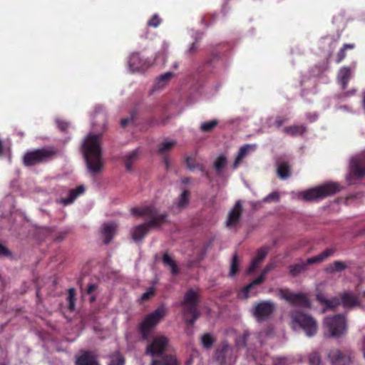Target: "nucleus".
<instances>
[{"label": "nucleus", "instance_id": "69168bd1", "mask_svg": "<svg viewBox=\"0 0 365 365\" xmlns=\"http://www.w3.org/2000/svg\"><path fill=\"white\" fill-rule=\"evenodd\" d=\"M3 150H4L3 144H2V142L0 140V155H1L3 154Z\"/></svg>", "mask_w": 365, "mask_h": 365}, {"label": "nucleus", "instance_id": "c756f323", "mask_svg": "<svg viewBox=\"0 0 365 365\" xmlns=\"http://www.w3.org/2000/svg\"><path fill=\"white\" fill-rule=\"evenodd\" d=\"M306 127L304 125H292L284 128L283 132L290 136L302 135L306 132Z\"/></svg>", "mask_w": 365, "mask_h": 365}, {"label": "nucleus", "instance_id": "680f3d73", "mask_svg": "<svg viewBox=\"0 0 365 365\" xmlns=\"http://www.w3.org/2000/svg\"><path fill=\"white\" fill-rule=\"evenodd\" d=\"M355 92H356V90H355V89H352L351 91H349V92H347V93H345V96H350V95H353V94H354V93H355Z\"/></svg>", "mask_w": 365, "mask_h": 365}, {"label": "nucleus", "instance_id": "f257e3e1", "mask_svg": "<svg viewBox=\"0 0 365 365\" xmlns=\"http://www.w3.org/2000/svg\"><path fill=\"white\" fill-rule=\"evenodd\" d=\"M100 137V135L90 133L82 145L83 155L88 170L92 174L101 173L103 168Z\"/></svg>", "mask_w": 365, "mask_h": 365}, {"label": "nucleus", "instance_id": "4468645a", "mask_svg": "<svg viewBox=\"0 0 365 365\" xmlns=\"http://www.w3.org/2000/svg\"><path fill=\"white\" fill-rule=\"evenodd\" d=\"M242 212V205L241 201L238 200L228 213L226 227L228 228L235 227L240 222Z\"/></svg>", "mask_w": 365, "mask_h": 365}, {"label": "nucleus", "instance_id": "b1692460", "mask_svg": "<svg viewBox=\"0 0 365 365\" xmlns=\"http://www.w3.org/2000/svg\"><path fill=\"white\" fill-rule=\"evenodd\" d=\"M269 251L268 247H262L257 250L256 257L253 259L248 272H252L257 265L265 258Z\"/></svg>", "mask_w": 365, "mask_h": 365}, {"label": "nucleus", "instance_id": "603ef678", "mask_svg": "<svg viewBox=\"0 0 365 365\" xmlns=\"http://www.w3.org/2000/svg\"><path fill=\"white\" fill-rule=\"evenodd\" d=\"M9 255V251L8 249L0 244V257H6Z\"/></svg>", "mask_w": 365, "mask_h": 365}, {"label": "nucleus", "instance_id": "39448f33", "mask_svg": "<svg viewBox=\"0 0 365 365\" xmlns=\"http://www.w3.org/2000/svg\"><path fill=\"white\" fill-rule=\"evenodd\" d=\"M198 294L194 289H189L184 296L180 305L182 307L183 314L185 316L190 315L191 319H186V322L193 324L195 320L200 317V312L197 309L198 303Z\"/></svg>", "mask_w": 365, "mask_h": 365}, {"label": "nucleus", "instance_id": "9b49d317", "mask_svg": "<svg viewBox=\"0 0 365 365\" xmlns=\"http://www.w3.org/2000/svg\"><path fill=\"white\" fill-rule=\"evenodd\" d=\"M279 297L292 306L308 307L310 304L307 295L302 292L294 293L289 290L280 291Z\"/></svg>", "mask_w": 365, "mask_h": 365}, {"label": "nucleus", "instance_id": "9d476101", "mask_svg": "<svg viewBox=\"0 0 365 365\" xmlns=\"http://www.w3.org/2000/svg\"><path fill=\"white\" fill-rule=\"evenodd\" d=\"M327 356L332 365H350L352 364L354 356L351 351L344 350L341 351L338 349H331L327 354Z\"/></svg>", "mask_w": 365, "mask_h": 365}, {"label": "nucleus", "instance_id": "f704fd0d", "mask_svg": "<svg viewBox=\"0 0 365 365\" xmlns=\"http://www.w3.org/2000/svg\"><path fill=\"white\" fill-rule=\"evenodd\" d=\"M152 365H178V363L173 356H165L161 361L153 360Z\"/></svg>", "mask_w": 365, "mask_h": 365}, {"label": "nucleus", "instance_id": "423d86ee", "mask_svg": "<svg viewBox=\"0 0 365 365\" xmlns=\"http://www.w3.org/2000/svg\"><path fill=\"white\" fill-rule=\"evenodd\" d=\"M339 191V185L335 182H328L319 187L307 190L300 193L305 201L322 199Z\"/></svg>", "mask_w": 365, "mask_h": 365}, {"label": "nucleus", "instance_id": "393cba45", "mask_svg": "<svg viewBox=\"0 0 365 365\" xmlns=\"http://www.w3.org/2000/svg\"><path fill=\"white\" fill-rule=\"evenodd\" d=\"M139 153V149L137 148L125 155L123 159L126 170L130 171L132 170V165L138 160Z\"/></svg>", "mask_w": 365, "mask_h": 365}, {"label": "nucleus", "instance_id": "1a4fd4ad", "mask_svg": "<svg viewBox=\"0 0 365 365\" xmlns=\"http://www.w3.org/2000/svg\"><path fill=\"white\" fill-rule=\"evenodd\" d=\"M276 309L275 304L269 300L260 301L254 304L251 313L257 322L269 319Z\"/></svg>", "mask_w": 365, "mask_h": 365}, {"label": "nucleus", "instance_id": "4be33fe9", "mask_svg": "<svg viewBox=\"0 0 365 365\" xmlns=\"http://www.w3.org/2000/svg\"><path fill=\"white\" fill-rule=\"evenodd\" d=\"M335 252V249L334 248H329L319 254L318 255H316L313 257L307 259V260L305 262L307 266L308 264H317L320 263L323 261H324L326 259H327L329 257L331 256Z\"/></svg>", "mask_w": 365, "mask_h": 365}, {"label": "nucleus", "instance_id": "79ce46f5", "mask_svg": "<svg viewBox=\"0 0 365 365\" xmlns=\"http://www.w3.org/2000/svg\"><path fill=\"white\" fill-rule=\"evenodd\" d=\"M341 304V299L338 298L327 299L325 301V307L327 309H334Z\"/></svg>", "mask_w": 365, "mask_h": 365}, {"label": "nucleus", "instance_id": "a19ab883", "mask_svg": "<svg viewBox=\"0 0 365 365\" xmlns=\"http://www.w3.org/2000/svg\"><path fill=\"white\" fill-rule=\"evenodd\" d=\"M238 267H239V262H238V259H237V255L235 254V255H234V256L232 257L231 266H230V275L231 277L234 276L235 274V273L238 271Z\"/></svg>", "mask_w": 365, "mask_h": 365}, {"label": "nucleus", "instance_id": "6e6552de", "mask_svg": "<svg viewBox=\"0 0 365 365\" xmlns=\"http://www.w3.org/2000/svg\"><path fill=\"white\" fill-rule=\"evenodd\" d=\"M165 314V309L161 307L144 319L140 326V331L143 339H145L148 337L150 330L160 322Z\"/></svg>", "mask_w": 365, "mask_h": 365}, {"label": "nucleus", "instance_id": "ea45409f", "mask_svg": "<svg viewBox=\"0 0 365 365\" xmlns=\"http://www.w3.org/2000/svg\"><path fill=\"white\" fill-rule=\"evenodd\" d=\"M185 163H186L187 168L190 170H194L198 168L200 170H201L202 172L204 171L202 168L199 164L196 163L195 160L190 157L186 158Z\"/></svg>", "mask_w": 365, "mask_h": 365}, {"label": "nucleus", "instance_id": "dca6fc26", "mask_svg": "<svg viewBox=\"0 0 365 365\" xmlns=\"http://www.w3.org/2000/svg\"><path fill=\"white\" fill-rule=\"evenodd\" d=\"M129 69L134 71H143L148 67L146 60L140 58L138 53H132L128 60Z\"/></svg>", "mask_w": 365, "mask_h": 365}, {"label": "nucleus", "instance_id": "a211bd4d", "mask_svg": "<svg viewBox=\"0 0 365 365\" xmlns=\"http://www.w3.org/2000/svg\"><path fill=\"white\" fill-rule=\"evenodd\" d=\"M76 365H99V364L93 354L85 351L76 359Z\"/></svg>", "mask_w": 365, "mask_h": 365}, {"label": "nucleus", "instance_id": "473e14b6", "mask_svg": "<svg viewBox=\"0 0 365 365\" xmlns=\"http://www.w3.org/2000/svg\"><path fill=\"white\" fill-rule=\"evenodd\" d=\"M307 264L305 262L301 261L293 265L289 266V273L292 276H297L306 270Z\"/></svg>", "mask_w": 365, "mask_h": 365}, {"label": "nucleus", "instance_id": "a878e982", "mask_svg": "<svg viewBox=\"0 0 365 365\" xmlns=\"http://www.w3.org/2000/svg\"><path fill=\"white\" fill-rule=\"evenodd\" d=\"M84 190L85 188L83 185H80L76 189L71 190L68 192V196L67 197L62 198L61 200V202L65 205L71 204L79 195L84 192Z\"/></svg>", "mask_w": 365, "mask_h": 365}, {"label": "nucleus", "instance_id": "f03ea898", "mask_svg": "<svg viewBox=\"0 0 365 365\" xmlns=\"http://www.w3.org/2000/svg\"><path fill=\"white\" fill-rule=\"evenodd\" d=\"M131 212L134 215L143 216L147 220L146 223L135 227L131 232L132 238L135 242H140L147 235L148 228L159 225L165 220L167 215L160 214L153 206H147L140 208H133Z\"/></svg>", "mask_w": 365, "mask_h": 365}, {"label": "nucleus", "instance_id": "2eb2a0df", "mask_svg": "<svg viewBox=\"0 0 365 365\" xmlns=\"http://www.w3.org/2000/svg\"><path fill=\"white\" fill-rule=\"evenodd\" d=\"M216 358L222 364H232L235 361L233 349L229 345L224 344L220 349L217 351Z\"/></svg>", "mask_w": 365, "mask_h": 365}, {"label": "nucleus", "instance_id": "0e129e2a", "mask_svg": "<svg viewBox=\"0 0 365 365\" xmlns=\"http://www.w3.org/2000/svg\"><path fill=\"white\" fill-rule=\"evenodd\" d=\"M182 183L187 184L190 182V180L189 178H184L182 180Z\"/></svg>", "mask_w": 365, "mask_h": 365}, {"label": "nucleus", "instance_id": "72a5a7b5", "mask_svg": "<svg viewBox=\"0 0 365 365\" xmlns=\"http://www.w3.org/2000/svg\"><path fill=\"white\" fill-rule=\"evenodd\" d=\"M176 145V141L174 140L165 139L158 145V152L165 153L170 150Z\"/></svg>", "mask_w": 365, "mask_h": 365}, {"label": "nucleus", "instance_id": "a18cd8bd", "mask_svg": "<svg viewBox=\"0 0 365 365\" xmlns=\"http://www.w3.org/2000/svg\"><path fill=\"white\" fill-rule=\"evenodd\" d=\"M309 361L311 365H319L321 362V358L318 353L313 352L309 356Z\"/></svg>", "mask_w": 365, "mask_h": 365}, {"label": "nucleus", "instance_id": "cd10ccee", "mask_svg": "<svg viewBox=\"0 0 365 365\" xmlns=\"http://www.w3.org/2000/svg\"><path fill=\"white\" fill-rule=\"evenodd\" d=\"M173 76L174 73L173 72H166L160 76L155 82L153 91L163 88Z\"/></svg>", "mask_w": 365, "mask_h": 365}, {"label": "nucleus", "instance_id": "864d4df0", "mask_svg": "<svg viewBox=\"0 0 365 365\" xmlns=\"http://www.w3.org/2000/svg\"><path fill=\"white\" fill-rule=\"evenodd\" d=\"M97 289V286L95 284H91L88 285L87 289V293L90 295Z\"/></svg>", "mask_w": 365, "mask_h": 365}, {"label": "nucleus", "instance_id": "c03bdc74", "mask_svg": "<svg viewBox=\"0 0 365 365\" xmlns=\"http://www.w3.org/2000/svg\"><path fill=\"white\" fill-rule=\"evenodd\" d=\"M288 120V118L281 117V116H277L274 120L273 123H270L269 126L271 127L272 125L275 126L276 128H280L284 123H286Z\"/></svg>", "mask_w": 365, "mask_h": 365}, {"label": "nucleus", "instance_id": "58836bf2", "mask_svg": "<svg viewBox=\"0 0 365 365\" xmlns=\"http://www.w3.org/2000/svg\"><path fill=\"white\" fill-rule=\"evenodd\" d=\"M218 123L217 120H212L208 122H204L201 124L200 128L204 132L211 131Z\"/></svg>", "mask_w": 365, "mask_h": 365}, {"label": "nucleus", "instance_id": "8fccbe9b", "mask_svg": "<svg viewBox=\"0 0 365 365\" xmlns=\"http://www.w3.org/2000/svg\"><path fill=\"white\" fill-rule=\"evenodd\" d=\"M345 49L341 48L337 54L336 63H339L346 57Z\"/></svg>", "mask_w": 365, "mask_h": 365}, {"label": "nucleus", "instance_id": "c9c22d12", "mask_svg": "<svg viewBox=\"0 0 365 365\" xmlns=\"http://www.w3.org/2000/svg\"><path fill=\"white\" fill-rule=\"evenodd\" d=\"M274 334V329L272 327H267L264 331H260L257 334H255L253 336L259 339L260 344L262 343V340L265 337L272 336Z\"/></svg>", "mask_w": 365, "mask_h": 365}, {"label": "nucleus", "instance_id": "5701e85b", "mask_svg": "<svg viewBox=\"0 0 365 365\" xmlns=\"http://www.w3.org/2000/svg\"><path fill=\"white\" fill-rule=\"evenodd\" d=\"M277 173L282 180H287L291 175V169L287 163L282 160L277 162Z\"/></svg>", "mask_w": 365, "mask_h": 365}, {"label": "nucleus", "instance_id": "4c0bfd02", "mask_svg": "<svg viewBox=\"0 0 365 365\" xmlns=\"http://www.w3.org/2000/svg\"><path fill=\"white\" fill-rule=\"evenodd\" d=\"M201 342L205 348L209 349L212 346L214 339L211 334H205L201 336Z\"/></svg>", "mask_w": 365, "mask_h": 365}, {"label": "nucleus", "instance_id": "052dcab7", "mask_svg": "<svg viewBox=\"0 0 365 365\" xmlns=\"http://www.w3.org/2000/svg\"><path fill=\"white\" fill-rule=\"evenodd\" d=\"M130 120V119H128V118L123 119V120H121V125H122L123 127H125V126L128 123V122H129Z\"/></svg>", "mask_w": 365, "mask_h": 365}, {"label": "nucleus", "instance_id": "de8ad7c7", "mask_svg": "<svg viewBox=\"0 0 365 365\" xmlns=\"http://www.w3.org/2000/svg\"><path fill=\"white\" fill-rule=\"evenodd\" d=\"M160 24V19L157 14L153 15V16L148 21V24L152 27H157Z\"/></svg>", "mask_w": 365, "mask_h": 365}, {"label": "nucleus", "instance_id": "338daca9", "mask_svg": "<svg viewBox=\"0 0 365 365\" xmlns=\"http://www.w3.org/2000/svg\"><path fill=\"white\" fill-rule=\"evenodd\" d=\"M96 296L91 294V298H90V302H93L94 301H96Z\"/></svg>", "mask_w": 365, "mask_h": 365}, {"label": "nucleus", "instance_id": "f3484780", "mask_svg": "<svg viewBox=\"0 0 365 365\" xmlns=\"http://www.w3.org/2000/svg\"><path fill=\"white\" fill-rule=\"evenodd\" d=\"M272 267H273V266L272 264L267 265L264 269V270L262 272V273L259 277H257V279L253 280L251 283L247 284L245 287H244V289L242 290V297H244L245 299L248 298L251 289L254 286L258 285V284L262 283L265 279L267 274L272 269Z\"/></svg>", "mask_w": 365, "mask_h": 365}, {"label": "nucleus", "instance_id": "e433bc0d", "mask_svg": "<svg viewBox=\"0 0 365 365\" xmlns=\"http://www.w3.org/2000/svg\"><path fill=\"white\" fill-rule=\"evenodd\" d=\"M227 164V159L225 156L220 155L219 156L214 163V168L216 170V171L219 173H220L221 170L225 168V166Z\"/></svg>", "mask_w": 365, "mask_h": 365}, {"label": "nucleus", "instance_id": "20e7f679", "mask_svg": "<svg viewBox=\"0 0 365 365\" xmlns=\"http://www.w3.org/2000/svg\"><path fill=\"white\" fill-rule=\"evenodd\" d=\"M323 327L326 337L339 338L346 332V317L341 314L327 317L324 319Z\"/></svg>", "mask_w": 365, "mask_h": 365}, {"label": "nucleus", "instance_id": "ddd939ff", "mask_svg": "<svg viewBox=\"0 0 365 365\" xmlns=\"http://www.w3.org/2000/svg\"><path fill=\"white\" fill-rule=\"evenodd\" d=\"M350 175L361 178L365 175V153L353 157L349 163Z\"/></svg>", "mask_w": 365, "mask_h": 365}, {"label": "nucleus", "instance_id": "6e6d98bb", "mask_svg": "<svg viewBox=\"0 0 365 365\" xmlns=\"http://www.w3.org/2000/svg\"><path fill=\"white\" fill-rule=\"evenodd\" d=\"M361 351L363 352V356L365 359V337L361 339V345L360 347Z\"/></svg>", "mask_w": 365, "mask_h": 365}, {"label": "nucleus", "instance_id": "4d7b16f0", "mask_svg": "<svg viewBox=\"0 0 365 365\" xmlns=\"http://www.w3.org/2000/svg\"><path fill=\"white\" fill-rule=\"evenodd\" d=\"M317 299L324 304H325V301L327 300V298L322 294H318L317 295Z\"/></svg>", "mask_w": 365, "mask_h": 365}, {"label": "nucleus", "instance_id": "7c9ffc66", "mask_svg": "<svg viewBox=\"0 0 365 365\" xmlns=\"http://www.w3.org/2000/svg\"><path fill=\"white\" fill-rule=\"evenodd\" d=\"M190 201V192L185 190L180 194L179 198L175 202V205L180 210L184 209L189 203Z\"/></svg>", "mask_w": 365, "mask_h": 365}, {"label": "nucleus", "instance_id": "c85d7f7f", "mask_svg": "<svg viewBox=\"0 0 365 365\" xmlns=\"http://www.w3.org/2000/svg\"><path fill=\"white\" fill-rule=\"evenodd\" d=\"M116 228L117 225L114 223L105 224L103 226L102 233L105 237V244H108L110 242L115 232Z\"/></svg>", "mask_w": 365, "mask_h": 365}, {"label": "nucleus", "instance_id": "e2e57ef3", "mask_svg": "<svg viewBox=\"0 0 365 365\" xmlns=\"http://www.w3.org/2000/svg\"><path fill=\"white\" fill-rule=\"evenodd\" d=\"M250 336V335L249 334L245 333L244 334L243 339H244V341H245V344H246V342L248 340Z\"/></svg>", "mask_w": 365, "mask_h": 365}, {"label": "nucleus", "instance_id": "7ed1b4c3", "mask_svg": "<svg viewBox=\"0 0 365 365\" xmlns=\"http://www.w3.org/2000/svg\"><path fill=\"white\" fill-rule=\"evenodd\" d=\"M290 324L293 329H302L308 337L313 336L317 334V323L310 315L299 311H293L290 313Z\"/></svg>", "mask_w": 365, "mask_h": 365}, {"label": "nucleus", "instance_id": "6ab92c4d", "mask_svg": "<svg viewBox=\"0 0 365 365\" xmlns=\"http://www.w3.org/2000/svg\"><path fill=\"white\" fill-rule=\"evenodd\" d=\"M351 76V70L348 66L341 67L337 76L339 83L341 86L342 89H346L348 82Z\"/></svg>", "mask_w": 365, "mask_h": 365}, {"label": "nucleus", "instance_id": "774afa93", "mask_svg": "<svg viewBox=\"0 0 365 365\" xmlns=\"http://www.w3.org/2000/svg\"><path fill=\"white\" fill-rule=\"evenodd\" d=\"M174 67H175V68H177V67H178V63H175V64H174Z\"/></svg>", "mask_w": 365, "mask_h": 365}, {"label": "nucleus", "instance_id": "3c124183", "mask_svg": "<svg viewBox=\"0 0 365 365\" xmlns=\"http://www.w3.org/2000/svg\"><path fill=\"white\" fill-rule=\"evenodd\" d=\"M154 290L153 287H150L149 290L145 292L144 294H143L141 297L142 300H146L148 299L151 295L153 294Z\"/></svg>", "mask_w": 365, "mask_h": 365}, {"label": "nucleus", "instance_id": "aec40b11", "mask_svg": "<svg viewBox=\"0 0 365 365\" xmlns=\"http://www.w3.org/2000/svg\"><path fill=\"white\" fill-rule=\"evenodd\" d=\"M341 303L345 308H353L359 304L358 297L351 292H344L341 297Z\"/></svg>", "mask_w": 365, "mask_h": 365}, {"label": "nucleus", "instance_id": "37998d69", "mask_svg": "<svg viewBox=\"0 0 365 365\" xmlns=\"http://www.w3.org/2000/svg\"><path fill=\"white\" fill-rule=\"evenodd\" d=\"M67 300L68 302L69 309L71 310H73L74 307H75V300H76L74 289H73V288L69 289Z\"/></svg>", "mask_w": 365, "mask_h": 365}, {"label": "nucleus", "instance_id": "2f4dec72", "mask_svg": "<svg viewBox=\"0 0 365 365\" xmlns=\"http://www.w3.org/2000/svg\"><path fill=\"white\" fill-rule=\"evenodd\" d=\"M346 268V264L341 261H335L329 264L326 267V272L328 273H334L341 272Z\"/></svg>", "mask_w": 365, "mask_h": 365}, {"label": "nucleus", "instance_id": "5fc2aeb1", "mask_svg": "<svg viewBox=\"0 0 365 365\" xmlns=\"http://www.w3.org/2000/svg\"><path fill=\"white\" fill-rule=\"evenodd\" d=\"M58 127L62 130H64L68 127V123L63 121L57 120Z\"/></svg>", "mask_w": 365, "mask_h": 365}, {"label": "nucleus", "instance_id": "bf43d9fd", "mask_svg": "<svg viewBox=\"0 0 365 365\" xmlns=\"http://www.w3.org/2000/svg\"><path fill=\"white\" fill-rule=\"evenodd\" d=\"M354 46H355L354 43H346L344 45V46L342 48H344L345 50L353 49L354 48Z\"/></svg>", "mask_w": 365, "mask_h": 365}, {"label": "nucleus", "instance_id": "49530a36", "mask_svg": "<svg viewBox=\"0 0 365 365\" xmlns=\"http://www.w3.org/2000/svg\"><path fill=\"white\" fill-rule=\"evenodd\" d=\"M108 365H124V359L120 355L114 356Z\"/></svg>", "mask_w": 365, "mask_h": 365}, {"label": "nucleus", "instance_id": "13d9d810", "mask_svg": "<svg viewBox=\"0 0 365 365\" xmlns=\"http://www.w3.org/2000/svg\"><path fill=\"white\" fill-rule=\"evenodd\" d=\"M197 49V46L195 44V43H193L191 44L189 50H188V52L189 53L192 54V53L195 52V51Z\"/></svg>", "mask_w": 365, "mask_h": 365}, {"label": "nucleus", "instance_id": "09e8293b", "mask_svg": "<svg viewBox=\"0 0 365 365\" xmlns=\"http://www.w3.org/2000/svg\"><path fill=\"white\" fill-rule=\"evenodd\" d=\"M279 200V195L277 192H273L269 193L266 197L264 199V202H269V201H275L277 202Z\"/></svg>", "mask_w": 365, "mask_h": 365}, {"label": "nucleus", "instance_id": "f8f14e48", "mask_svg": "<svg viewBox=\"0 0 365 365\" xmlns=\"http://www.w3.org/2000/svg\"><path fill=\"white\" fill-rule=\"evenodd\" d=\"M168 344V339L165 336L160 335L155 337L150 344L147 348L145 353L152 356H159L166 350Z\"/></svg>", "mask_w": 365, "mask_h": 365}, {"label": "nucleus", "instance_id": "0eeeda50", "mask_svg": "<svg viewBox=\"0 0 365 365\" xmlns=\"http://www.w3.org/2000/svg\"><path fill=\"white\" fill-rule=\"evenodd\" d=\"M57 154L53 148H45L27 152L24 156V163L31 166L53 159Z\"/></svg>", "mask_w": 365, "mask_h": 365}, {"label": "nucleus", "instance_id": "bb28decb", "mask_svg": "<svg viewBox=\"0 0 365 365\" xmlns=\"http://www.w3.org/2000/svg\"><path fill=\"white\" fill-rule=\"evenodd\" d=\"M162 261L163 264L170 269L173 275H177L179 273L175 261L168 252L163 255Z\"/></svg>", "mask_w": 365, "mask_h": 365}, {"label": "nucleus", "instance_id": "412c9836", "mask_svg": "<svg viewBox=\"0 0 365 365\" xmlns=\"http://www.w3.org/2000/svg\"><path fill=\"white\" fill-rule=\"evenodd\" d=\"M255 148V145L247 144L242 146L240 148L236 156L235 160L233 163V168H237L240 163H241V161L242 160V159L245 158L250 151L254 150Z\"/></svg>", "mask_w": 365, "mask_h": 365}]
</instances>
